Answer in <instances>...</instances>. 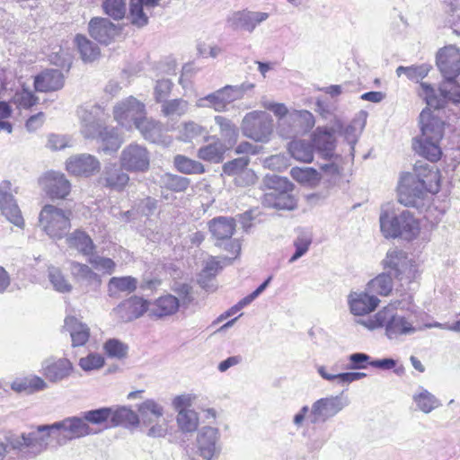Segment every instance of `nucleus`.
<instances>
[{"instance_id": "nucleus-1", "label": "nucleus", "mask_w": 460, "mask_h": 460, "mask_svg": "<svg viewBox=\"0 0 460 460\" xmlns=\"http://www.w3.org/2000/svg\"><path fill=\"white\" fill-rule=\"evenodd\" d=\"M437 66L445 78L438 91L431 84L420 83L418 94L430 107L441 109L447 102L460 105V84L455 79L460 74V51L455 46H447L437 54Z\"/></svg>"}, {"instance_id": "nucleus-2", "label": "nucleus", "mask_w": 460, "mask_h": 460, "mask_svg": "<svg viewBox=\"0 0 460 460\" xmlns=\"http://www.w3.org/2000/svg\"><path fill=\"white\" fill-rule=\"evenodd\" d=\"M440 175L436 165L418 161L413 173L402 176L398 186V200L405 207L424 209L430 195L439 190Z\"/></svg>"}, {"instance_id": "nucleus-3", "label": "nucleus", "mask_w": 460, "mask_h": 460, "mask_svg": "<svg viewBox=\"0 0 460 460\" xmlns=\"http://www.w3.org/2000/svg\"><path fill=\"white\" fill-rule=\"evenodd\" d=\"M388 273H381L371 279L367 285V290L372 295L388 296L393 290L391 275L401 282V286H408L418 277V267L415 261L400 250H389L384 260Z\"/></svg>"}, {"instance_id": "nucleus-4", "label": "nucleus", "mask_w": 460, "mask_h": 460, "mask_svg": "<svg viewBox=\"0 0 460 460\" xmlns=\"http://www.w3.org/2000/svg\"><path fill=\"white\" fill-rule=\"evenodd\" d=\"M430 108L428 105L420 114L421 134L413 139L412 147L419 155L434 163L438 161L442 155L439 143L444 135V122L433 114Z\"/></svg>"}, {"instance_id": "nucleus-5", "label": "nucleus", "mask_w": 460, "mask_h": 460, "mask_svg": "<svg viewBox=\"0 0 460 460\" xmlns=\"http://www.w3.org/2000/svg\"><path fill=\"white\" fill-rule=\"evenodd\" d=\"M356 323L369 331L385 328V334L389 340H397L402 336L412 335L421 330V327L414 326L411 321L397 314L396 307L393 305L385 306L376 314L366 319H358Z\"/></svg>"}, {"instance_id": "nucleus-6", "label": "nucleus", "mask_w": 460, "mask_h": 460, "mask_svg": "<svg viewBox=\"0 0 460 460\" xmlns=\"http://www.w3.org/2000/svg\"><path fill=\"white\" fill-rule=\"evenodd\" d=\"M380 230L385 238H402L406 241L415 239L420 231V222L407 209L398 213L382 209L379 217Z\"/></svg>"}, {"instance_id": "nucleus-7", "label": "nucleus", "mask_w": 460, "mask_h": 460, "mask_svg": "<svg viewBox=\"0 0 460 460\" xmlns=\"http://www.w3.org/2000/svg\"><path fill=\"white\" fill-rule=\"evenodd\" d=\"M51 436L55 437L51 424L39 425L35 430L22 433L21 436L8 437L6 441L22 456L32 458L47 450Z\"/></svg>"}, {"instance_id": "nucleus-8", "label": "nucleus", "mask_w": 460, "mask_h": 460, "mask_svg": "<svg viewBox=\"0 0 460 460\" xmlns=\"http://www.w3.org/2000/svg\"><path fill=\"white\" fill-rule=\"evenodd\" d=\"M263 182L267 189L262 199L265 207L287 210L296 208V200L291 193L293 184L287 178L267 174Z\"/></svg>"}, {"instance_id": "nucleus-9", "label": "nucleus", "mask_w": 460, "mask_h": 460, "mask_svg": "<svg viewBox=\"0 0 460 460\" xmlns=\"http://www.w3.org/2000/svg\"><path fill=\"white\" fill-rule=\"evenodd\" d=\"M71 212L53 205H45L40 215V226L51 239H62L71 228Z\"/></svg>"}, {"instance_id": "nucleus-10", "label": "nucleus", "mask_w": 460, "mask_h": 460, "mask_svg": "<svg viewBox=\"0 0 460 460\" xmlns=\"http://www.w3.org/2000/svg\"><path fill=\"white\" fill-rule=\"evenodd\" d=\"M51 427L59 446H64L74 439L98 434L101 431V429H96L85 423L82 414L66 417L62 420L52 423Z\"/></svg>"}, {"instance_id": "nucleus-11", "label": "nucleus", "mask_w": 460, "mask_h": 460, "mask_svg": "<svg viewBox=\"0 0 460 460\" xmlns=\"http://www.w3.org/2000/svg\"><path fill=\"white\" fill-rule=\"evenodd\" d=\"M241 129L246 137L255 142L267 143L273 133V119L266 111H253L245 114Z\"/></svg>"}, {"instance_id": "nucleus-12", "label": "nucleus", "mask_w": 460, "mask_h": 460, "mask_svg": "<svg viewBox=\"0 0 460 460\" xmlns=\"http://www.w3.org/2000/svg\"><path fill=\"white\" fill-rule=\"evenodd\" d=\"M245 89L243 85H226L196 102L199 108H210L217 112L228 111V106L243 97Z\"/></svg>"}, {"instance_id": "nucleus-13", "label": "nucleus", "mask_w": 460, "mask_h": 460, "mask_svg": "<svg viewBox=\"0 0 460 460\" xmlns=\"http://www.w3.org/2000/svg\"><path fill=\"white\" fill-rule=\"evenodd\" d=\"M349 403V401L343 393L318 399L312 404L309 414L310 421L313 424L323 423L337 415Z\"/></svg>"}, {"instance_id": "nucleus-14", "label": "nucleus", "mask_w": 460, "mask_h": 460, "mask_svg": "<svg viewBox=\"0 0 460 460\" xmlns=\"http://www.w3.org/2000/svg\"><path fill=\"white\" fill-rule=\"evenodd\" d=\"M119 165L128 172H146L150 167V152L143 145L130 143L120 153Z\"/></svg>"}, {"instance_id": "nucleus-15", "label": "nucleus", "mask_w": 460, "mask_h": 460, "mask_svg": "<svg viewBox=\"0 0 460 460\" xmlns=\"http://www.w3.org/2000/svg\"><path fill=\"white\" fill-rule=\"evenodd\" d=\"M116 121L126 128H136L146 116V107L143 102L133 96L119 102L113 108Z\"/></svg>"}, {"instance_id": "nucleus-16", "label": "nucleus", "mask_w": 460, "mask_h": 460, "mask_svg": "<svg viewBox=\"0 0 460 460\" xmlns=\"http://www.w3.org/2000/svg\"><path fill=\"white\" fill-rule=\"evenodd\" d=\"M314 116L307 111H295L279 120V133L290 138L313 128Z\"/></svg>"}, {"instance_id": "nucleus-17", "label": "nucleus", "mask_w": 460, "mask_h": 460, "mask_svg": "<svg viewBox=\"0 0 460 460\" xmlns=\"http://www.w3.org/2000/svg\"><path fill=\"white\" fill-rule=\"evenodd\" d=\"M196 447L199 456L203 459L217 457L222 450L219 429L211 426L199 429L196 437Z\"/></svg>"}, {"instance_id": "nucleus-18", "label": "nucleus", "mask_w": 460, "mask_h": 460, "mask_svg": "<svg viewBox=\"0 0 460 460\" xmlns=\"http://www.w3.org/2000/svg\"><path fill=\"white\" fill-rule=\"evenodd\" d=\"M269 17L270 14L265 12L243 9L230 13L226 18V24L234 31H243L252 33L258 25Z\"/></svg>"}, {"instance_id": "nucleus-19", "label": "nucleus", "mask_w": 460, "mask_h": 460, "mask_svg": "<svg viewBox=\"0 0 460 460\" xmlns=\"http://www.w3.org/2000/svg\"><path fill=\"white\" fill-rule=\"evenodd\" d=\"M13 192L17 191L13 190L10 181H4L0 183V209L8 221L18 227H22L24 220L16 200L13 199Z\"/></svg>"}, {"instance_id": "nucleus-20", "label": "nucleus", "mask_w": 460, "mask_h": 460, "mask_svg": "<svg viewBox=\"0 0 460 460\" xmlns=\"http://www.w3.org/2000/svg\"><path fill=\"white\" fill-rule=\"evenodd\" d=\"M101 108L96 105L80 107L77 111L80 119V131L85 138H96L102 131V123L100 119Z\"/></svg>"}, {"instance_id": "nucleus-21", "label": "nucleus", "mask_w": 460, "mask_h": 460, "mask_svg": "<svg viewBox=\"0 0 460 460\" xmlns=\"http://www.w3.org/2000/svg\"><path fill=\"white\" fill-rule=\"evenodd\" d=\"M66 168L73 175L90 177L100 171L101 163L94 155L80 154L69 157Z\"/></svg>"}, {"instance_id": "nucleus-22", "label": "nucleus", "mask_w": 460, "mask_h": 460, "mask_svg": "<svg viewBox=\"0 0 460 460\" xmlns=\"http://www.w3.org/2000/svg\"><path fill=\"white\" fill-rule=\"evenodd\" d=\"M44 191L51 199H66L70 193L71 183L58 172H49L40 181Z\"/></svg>"}, {"instance_id": "nucleus-23", "label": "nucleus", "mask_w": 460, "mask_h": 460, "mask_svg": "<svg viewBox=\"0 0 460 460\" xmlns=\"http://www.w3.org/2000/svg\"><path fill=\"white\" fill-rule=\"evenodd\" d=\"M137 128L143 137L149 142L169 146L172 143V137L167 135L168 128L160 121L148 119L146 116L138 122Z\"/></svg>"}, {"instance_id": "nucleus-24", "label": "nucleus", "mask_w": 460, "mask_h": 460, "mask_svg": "<svg viewBox=\"0 0 460 460\" xmlns=\"http://www.w3.org/2000/svg\"><path fill=\"white\" fill-rule=\"evenodd\" d=\"M90 35L98 42L108 45L120 33V28L107 18L94 17L89 22Z\"/></svg>"}, {"instance_id": "nucleus-25", "label": "nucleus", "mask_w": 460, "mask_h": 460, "mask_svg": "<svg viewBox=\"0 0 460 460\" xmlns=\"http://www.w3.org/2000/svg\"><path fill=\"white\" fill-rule=\"evenodd\" d=\"M73 369V364L65 358H49L42 362V374L51 383H59L68 378Z\"/></svg>"}, {"instance_id": "nucleus-26", "label": "nucleus", "mask_w": 460, "mask_h": 460, "mask_svg": "<svg viewBox=\"0 0 460 460\" xmlns=\"http://www.w3.org/2000/svg\"><path fill=\"white\" fill-rule=\"evenodd\" d=\"M114 311L123 322H130L141 317L145 313L149 314L148 301L134 296L120 303Z\"/></svg>"}, {"instance_id": "nucleus-27", "label": "nucleus", "mask_w": 460, "mask_h": 460, "mask_svg": "<svg viewBox=\"0 0 460 460\" xmlns=\"http://www.w3.org/2000/svg\"><path fill=\"white\" fill-rule=\"evenodd\" d=\"M70 273L74 279L84 287L86 291L95 290L102 284L100 275L86 264L75 261H70Z\"/></svg>"}, {"instance_id": "nucleus-28", "label": "nucleus", "mask_w": 460, "mask_h": 460, "mask_svg": "<svg viewBox=\"0 0 460 460\" xmlns=\"http://www.w3.org/2000/svg\"><path fill=\"white\" fill-rule=\"evenodd\" d=\"M348 303L351 314L365 315L376 310L380 300L367 289L364 292H352L349 295Z\"/></svg>"}, {"instance_id": "nucleus-29", "label": "nucleus", "mask_w": 460, "mask_h": 460, "mask_svg": "<svg viewBox=\"0 0 460 460\" xmlns=\"http://www.w3.org/2000/svg\"><path fill=\"white\" fill-rule=\"evenodd\" d=\"M128 181L129 176L127 172L116 164L105 165L100 177L101 184L117 191L123 190Z\"/></svg>"}, {"instance_id": "nucleus-30", "label": "nucleus", "mask_w": 460, "mask_h": 460, "mask_svg": "<svg viewBox=\"0 0 460 460\" xmlns=\"http://www.w3.org/2000/svg\"><path fill=\"white\" fill-rule=\"evenodd\" d=\"M180 307L179 299L172 295H165L153 302H148L149 316L153 319H164L175 314Z\"/></svg>"}, {"instance_id": "nucleus-31", "label": "nucleus", "mask_w": 460, "mask_h": 460, "mask_svg": "<svg viewBox=\"0 0 460 460\" xmlns=\"http://www.w3.org/2000/svg\"><path fill=\"white\" fill-rule=\"evenodd\" d=\"M205 139H211L213 142L199 147L197 156L200 160L212 164L223 162L226 152L229 150L226 146L217 136H206Z\"/></svg>"}, {"instance_id": "nucleus-32", "label": "nucleus", "mask_w": 460, "mask_h": 460, "mask_svg": "<svg viewBox=\"0 0 460 460\" xmlns=\"http://www.w3.org/2000/svg\"><path fill=\"white\" fill-rule=\"evenodd\" d=\"M64 85L63 73L58 69H48L38 75L34 80L35 89L39 92L58 91Z\"/></svg>"}, {"instance_id": "nucleus-33", "label": "nucleus", "mask_w": 460, "mask_h": 460, "mask_svg": "<svg viewBox=\"0 0 460 460\" xmlns=\"http://www.w3.org/2000/svg\"><path fill=\"white\" fill-rule=\"evenodd\" d=\"M314 146L324 157L330 159L335 148V137L333 129L318 128L314 133Z\"/></svg>"}, {"instance_id": "nucleus-34", "label": "nucleus", "mask_w": 460, "mask_h": 460, "mask_svg": "<svg viewBox=\"0 0 460 460\" xmlns=\"http://www.w3.org/2000/svg\"><path fill=\"white\" fill-rule=\"evenodd\" d=\"M235 221L232 217H217L208 222V229L218 241L230 240L235 230Z\"/></svg>"}, {"instance_id": "nucleus-35", "label": "nucleus", "mask_w": 460, "mask_h": 460, "mask_svg": "<svg viewBox=\"0 0 460 460\" xmlns=\"http://www.w3.org/2000/svg\"><path fill=\"white\" fill-rule=\"evenodd\" d=\"M65 328L69 332L74 347L84 345L90 337V329L75 316L65 319Z\"/></svg>"}, {"instance_id": "nucleus-36", "label": "nucleus", "mask_w": 460, "mask_h": 460, "mask_svg": "<svg viewBox=\"0 0 460 460\" xmlns=\"http://www.w3.org/2000/svg\"><path fill=\"white\" fill-rule=\"evenodd\" d=\"M214 120L219 127V139L228 149H231L237 143L239 137L238 128L231 119L224 116L217 115Z\"/></svg>"}, {"instance_id": "nucleus-37", "label": "nucleus", "mask_w": 460, "mask_h": 460, "mask_svg": "<svg viewBox=\"0 0 460 460\" xmlns=\"http://www.w3.org/2000/svg\"><path fill=\"white\" fill-rule=\"evenodd\" d=\"M412 401L415 409L426 414L430 413L441 405L439 400L422 386H419L413 394Z\"/></svg>"}, {"instance_id": "nucleus-38", "label": "nucleus", "mask_w": 460, "mask_h": 460, "mask_svg": "<svg viewBox=\"0 0 460 460\" xmlns=\"http://www.w3.org/2000/svg\"><path fill=\"white\" fill-rule=\"evenodd\" d=\"M69 247L78 251L81 254L89 257L95 250L92 238L82 230H75L66 238Z\"/></svg>"}, {"instance_id": "nucleus-39", "label": "nucleus", "mask_w": 460, "mask_h": 460, "mask_svg": "<svg viewBox=\"0 0 460 460\" xmlns=\"http://www.w3.org/2000/svg\"><path fill=\"white\" fill-rule=\"evenodd\" d=\"M138 417L144 423L151 424L164 413V407L154 399H146L137 406Z\"/></svg>"}, {"instance_id": "nucleus-40", "label": "nucleus", "mask_w": 460, "mask_h": 460, "mask_svg": "<svg viewBox=\"0 0 460 460\" xmlns=\"http://www.w3.org/2000/svg\"><path fill=\"white\" fill-rule=\"evenodd\" d=\"M288 152L291 156L303 163H311L314 159V146L311 143L296 139L288 144Z\"/></svg>"}, {"instance_id": "nucleus-41", "label": "nucleus", "mask_w": 460, "mask_h": 460, "mask_svg": "<svg viewBox=\"0 0 460 460\" xmlns=\"http://www.w3.org/2000/svg\"><path fill=\"white\" fill-rule=\"evenodd\" d=\"M139 422L138 415L129 408L120 407L118 409L111 408L110 426L117 427L119 425H137Z\"/></svg>"}, {"instance_id": "nucleus-42", "label": "nucleus", "mask_w": 460, "mask_h": 460, "mask_svg": "<svg viewBox=\"0 0 460 460\" xmlns=\"http://www.w3.org/2000/svg\"><path fill=\"white\" fill-rule=\"evenodd\" d=\"M97 137L102 143V150L106 154L116 152L122 143V139L115 128L104 127Z\"/></svg>"}, {"instance_id": "nucleus-43", "label": "nucleus", "mask_w": 460, "mask_h": 460, "mask_svg": "<svg viewBox=\"0 0 460 460\" xmlns=\"http://www.w3.org/2000/svg\"><path fill=\"white\" fill-rule=\"evenodd\" d=\"M75 43L84 62H93L99 58V47L85 36L76 35Z\"/></svg>"}, {"instance_id": "nucleus-44", "label": "nucleus", "mask_w": 460, "mask_h": 460, "mask_svg": "<svg viewBox=\"0 0 460 460\" xmlns=\"http://www.w3.org/2000/svg\"><path fill=\"white\" fill-rule=\"evenodd\" d=\"M137 279L131 276L112 277L108 283V291L111 296L116 295L117 292L131 293L137 289Z\"/></svg>"}, {"instance_id": "nucleus-45", "label": "nucleus", "mask_w": 460, "mask_h": 460, "mask_svg": "<svg viewBox=\"0 0 460 460\" xmlns=\"http://www.w3.org/2000/svg\"><path fill=\"white\" fill-rule=\"evenodd\" d=\"M176 422L182 433H193L198 429L199 417L194 410L181 411L177 413Z\"/></svg>"}, {"instance_id": "nucleus-46", "label": "nucleus", "mask_w": 460, "mask_h": 460, "mask_svg": "<svg viewBox=\"0 0 460 460\" xmlns=\"http://www.w3.org/2000/svg\"><path fill=\"white\" fill-rule=\"evenodd\" d=\"M149 13L138 0H130L128 19L132 25L143 28L148 24Z\"/></svg>"}, {"instance_id": "nucleus-47", "label": "nucleus", "mask_w": 460, "mask_h": 460, "mask_svg": "<svg viewBox=\"0 0 460 460\" xmlns=\"http://www.w3.org/2000/svg\"><path fill=\"white\" fill-rule=\"evenodd\" d=\"M82 416L88 425L110 426L111 407H102L95 410L83 411Z\"/></svg>"}, {"instance_id": "nucleus-48", "label": "nucleus", "mask_w": 460, "mask_h": 460, "mask_svg": "<svg viewBox=\"0 0 460 460\" xmlns=\"http://www.w3.org/2000/svg\"><path fill=\"white\" fill-rule=\"evenodd\" d=\"M290 175L295 181L310 186L316 185L321 179L320 173L311 167H293Z\"/></svg>"}, {"instance_id": "nucleus-49", "label": "nucleus", "mask_w": 460, "mask_h": 460, "mask_svg": "<svg viewBox=\"0 0 460 460\" xmlns=\"http://www.w3.org/2000/svg\"><path fill=\"white\" fill-rule=\"evenodd\" d=\"M174 166L179 172L185 174H201L205 172V167L200 162L181 155L174 157Z\"/></svg>"}, {"instance_id": "nucleus-50", "label": "nucleus", "mask_w": 460, "mask_h": 460, "mask_svg": "<svg viewBox=\"0 0 460 460\" xmlns=\"http://www.w3.org/2000/svg\"><path fill=\"white\" fill-rule=\"evenodd\" d=\"M189 102L181 98L166 100L162 103V113L165 117H181L187 113Z\"/></svg>"}, {"instance_id": "nucleus-51", "label": "nucleus", "mask_w": 460, "mask_h": 460, "mask_svg": "<svg viewBox=\"0 0 460 460\" xmlns=\"http://www.w3.org/2000/svg\"><path fill=\"white\" fill-rule=\"evenodd\" d=\"M204 134H207V130L203 126L190 120L181 125L178 138L183 142H191Z\"/></svg>"}, {"instance_id": "nucleus-52", "label": "nucleus", "mask_w": 460, "mask_h": 460, "mask_svg": "<svg viewBox=\"0 0 460 460\" xmlns=\"http://www.w3.org/2000/svg\"><path fill=\"white\" fill-rule=\"evenodd\" d=\"M48 277L56 291L68 293L72 290V285L66 279L60 269L55 266H49L48 268Z\"/></svg>"}, {"instance_id": "nucleus-53", "label": "nucleus", "mask_w": 460, "mask_h": 460, "mask_svg": "<svg viewBox=\"0 0 460 460\" xmlns=\"http://www.w3.org/2000/svg\"><path fill=\"white\" fill-rule=\"evenodd\" d=\"M430 68L431 66L427 64L411 66H400L396 68V75L398 76L405 75L408 79L419 82L428 75Z\"/></svg>"}, {"instance_id": "nucleus-54", "label": "nucleus", "mask_w": 460, "mask_h": 460, "mask_svg": "<svg viewBox=\"0 0 460 460\" xmlns=\"http://www.w3.org/2000/svg\"><path fill=\"white\" fill-rule=\"evenodd\" d=\"M104 13L114 20H121L126 14V0H105L102 3Z\"/></svg>"}, {"instance_id": "nucleus-55", "label": "nucleus", "mask_w": 460, "mask_h": 460, "mask_svg": "<svg viewBox=\"0 0 460 460\" xmlns=\"http://www.w3.org/2000/svg\"><path fill=\"white\" fill-rule=\"evenodd\" d=\"M163 184L170 190L181 192L187 190L190 180L186 177L167 173L163 177Z\"/></svg>"}, {"instance_id": "nucleus-56", "label": "nucleus", "mask_w": 460, "mask_h": 460, "mask_svg": "<svg viewBox=\"0 0 460 460\" xmlns=\"http://www.w3.org/2000/svg\"><path fill=\"white\" fill-rule=\"evenodd\" d=\"M105 353L110 358H115L118 359L124 358L128 350V345L117 339L108 340L103 346Z\"/></svg>"}, {"instance_id": "nucleus-57", "label": "nucleus", "mask_w": 460, "mask_h": 460, "mask_svg": "<svg viewBox=\"0 0 460 460\" xmlns=\"http://www.w3.org/2000/svg\"><path fill=\"white\" fill-rule=\"evenodd\" d=\"M88 262L103 273L111 275L115 271L116 263L111 259L98 255L94 252L88 257Z\"/></svg>"}, {"instance_id": "nucleus-58", "label": "nucleus", "mask_w": 460, "mask_h": 460, "mask_svg": "<svg viewBox=\"0 0 460 460\" xmlns=\"http://www.w3.org/2000/svg\"><path fill=\"white\" fill-rule=\"evenodd\" d=\"M249 164V158L239 157L226 163L223 165V172L229 176L237 175L244 171Z\"/></svg>"}, {"instance_id": "nucleus-59", "label": "nucleus", "mask_w": 460, "mask_h": 460, "mask_svg": "<svg viewBox=\"0 0 460 460\" xmlns=\"http://www.w3.org/2000/svg\"><path fill=\"white\" fill-rule=\"evenodd\" d=\"M13 100L19 108L23 109H29L38 102V98L26 89L16 92Z\"/></svg>"}, {"instance_id": "nucleus-60", "label": "nucleus", "mask_w": 460, "mask_h": 460, "mask_svg": "<svg viewBox=\"0 0 460 460\" xmlns=\"http://www.w3.org/2000/svg\"><path fill=\"white\" fill-rule=\"evenodd\" d=\"M233 259L234 258H224L223 261H220L214 257L210 258L206 261L202 272L206 277H214L217 274L219 270L223 268V264L231 263Z\"/></svg>"}, {"instance_id": "nucleus-61", "label": "nucleus", "mask_w": 460, "mask_h": 460, "mask_svg": "<svg viewBox=\"0 0 460 460\" xmlns=\"http://www.w3.org/2000/svg\"><path fill=\"white\" fill-rule=\"evenodd\" d=\"M104 364V358L99 354H89L79 360V366L84 371H91L101 368Z\"/></svg>"}, {"instance_id": "nucleus-62", "label": "nucleus", "mask_w": 460, "mask_h": 460, "mask_svg": "<svg viewBox=\"0 0 460 460\" xmlns=\"http://www.w3.org/2000/svg\"><path fill=\"white\" fill-rule=\"evenodd\" d=\"M172 83L169 79H162L156 82L155 86V98L157 102H164L169 96Z\"/></svg>"}, {"instance_id": "nucleus-63", "label": "nucleus", "mask_w": 460, "mask_h": 460, "mask_svg": "<svg viewBox=\"0 0 460 460\" xmlns=\"http://www.w3.org/2000/svg\"><path fill=\"white\" fill-rule=\"evenodd\" d=\"M194 400V395L184 394L174 397L172 402V405L177 413H179L181 411H189V408L192 405Z\"/></svg>"}, {"instance_id": "nucleus-64", "label": "nucleus", "mask_w": 460, "mask_h": 460, "mask_svg": "<svg viewBox=\"0 0 460 460\" xmlns=\"http://www.w3.org/2000/svg\"><path fill=\"white\" fill-rule=\"evenodd\" d=\"M311 244V240L305 237H298L294 242V246L296 248L295 253L289 259V263L295 262L300 257L306 253Z\"/></svg>"}]
</instances>
